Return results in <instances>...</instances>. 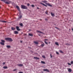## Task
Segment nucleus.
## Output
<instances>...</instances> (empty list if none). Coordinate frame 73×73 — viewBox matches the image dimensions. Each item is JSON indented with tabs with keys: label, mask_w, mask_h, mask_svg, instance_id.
Instances as JSON below:
<instances>
[{
	"label": "nucleus",
	"mask_w": 73,
	"mask_h": 73,
	"mask_svg": "<svg viewBox=\"0 0 73 73\" xmlns=\"http://www.w3.org/2000/svg\"><path fill=\"white\" fill-rule=\"evenodd\" d=\"M45 13L47 14H48V12H47V11H46L45 12Z\"/></svg>",
	"instance_id": "40"
},
{
	"label": "nucleus",
	"mask_w": 73,
	"mask_h": 73,
	"mask_svg": "<svg viewBox=\"0 0 73 73\" xmlns=\"http://www.w3.org/2000/svg\"><path fill=\"white\" fill-rule=\"evenodd\" d=\"M19 73H23V72H19Z\"/></svg>",
	"instance_id": "42"
},
{
	"label": "nucleus",
	"mask_w": 73,
	"mask_h": 73,
	"mask_svg": "<svg viewBox=\"0 0 73 73\" xmlns=\"http://www.w3.org/2000/svg\"><path fill=\"white\" fill-rule=\"evenodd\" d=\"M7 48H11V46H7Z\"/></svg>",
	"instance_id": "24"
},
{
	"label": "nucleus",
	"mask_w": 73,
	"mask_h": 73,
	"mask_svg": "<svg viewBox=\"0 0 73 73\" xmlns=\"http://www.w3.org/2000/svg\"><path fill=\"white\" fill-rule=\"evenodd\" d=\"M11 29L13 31H15V29H15V27H12Z\"/></svg>",
	"instance_id": "15"
},
{
	"label": "nucleus",
	"mask_w": 73,
	"mask_h": 73,
	"mask_svg": "<svg viewBox=\"0 0 73 73\" xmlns=\"http://www.w3.org/2000/svg\"><path fill=\"white\" fill-rule=\"evenodd\" d=\"M3 68H4V69H7V68H8V67L6 66H4L3 67Z\"/></svg>",
	"instance_id": "20"
},
{
	"label": "nucleus",
	"mask_w": 73,
	"mask_h": 73,
	"mask_svg": "<svg viewBox=\"0 0 73 73\" xmlns=\"http://www.w3.org/2000/svg\"><path fill=\"white\" fill-rule=\"evenodd\" d=\"M55 44H56V45H59L58 43L57 42H56L55 43Z\"/></svg>",
	"instance_id": "22"
},
{
	"label": "nucleus",
	"mask_w": 73,
	"mask_h": 73,
	"mask_svg": "<svg viewBox=\"0 0 73 73\" xmlns=\"http://www.w3.org/2000/svg\"><path fill=\"white\" fill-rule=\"evenodd\" d=\"M60 52V53H62V51H61V50H60L59 51Z\"/></svg>",
	"instance_id": "37"
},
{
	"label": "nucleus",
	"mask_w": 73,
	"mask_h": 73,
	"mask_svg": "<svg viewBox=\"0 0 73 73\" xmlns=\"http://www.w3.org/2000/svg\"><path fill=\"white\" fill-rule=\"evenodd\" d=\"M16 28L18 31H20V29H19V27L17 26L16 27Z\"/></svg>",
	"instance_id": "6"
},
{
	"label": "nucleus",
	"mask_w": 73,
	"mask_h": 73,
	"mask_svg": "<svg viewBox=\"0 0 73 73\" xmlns=\"http://www.w3.org/2000/svg\"><path fill=\"white\" fill-rule=\"evenodd\" d=\"M50 56H51V58H52V55H51V54H50Z\"/></svg>",
	"instance_id": "44"
},
{
	"label": "nucleus",
	"mask_w": 73,
	"mask_h": 73,
	"mask_svg": "<svg viewBox=\"0 0 73 73\" xmlns=\"http://www.w3.org/2000/svg\"><path fill=\"white\" fill-rule=\"evenodd\" d=\"M68 65H71V64L69 63H68Z\"/></svg>",
	"instance_id": "34"
},
{
	"label": "nucleus",
	"mask_w": 73,
	"mask_h": 73,
	"mask_svg": "<svg viewBox=\"0 0 73 73\" xmlns=\"http://www.w3.org/2000/svg\"><path fill=\"white\" fill-rule=\"evenodd\" d=\"M21 17H22V16L21 15L20 17H19V19H21Z\"/></svg>",
	"instance_id": "30"
},
{
	"label": "nucleus",
	"mask_w": 73,
	"mask_h": 73,
	"mask_svg": "<svg viewBox=\"0 0 73 73\" xmlns=\"http://www.w3.org/2000/svg\"><path fill=\"white\" fill-rule=\"evenodd\" d=\"M45 20H47V19H45Z\"/></svg>",
	"instance_id": "48"
},
{
	"label": "nucleus",
	"mask_w": 73,
	"mask_h": 73,
	"mask_svg": "<svg viewBox=\"0 0 73 73\" xmlns=\"http://www.w3.org/2000/svg\"><path fill=\"white\" fill-rule=\"evenodd\" d=\"M37 32H38V33H42V34H43V33L42 32L40 31H38V30L36 31Z\"/></svg>",
	"instance_id": "8"
},
{
	"label": "nucleus",
	"mask_w": 73,
	"mask_h": 73,
	"mask_svg": "<svg viewBox=\"0 0 73 73\" xmlns=\"http://www.w3.org/2000/svg\"><path fill=\"white\" fill-rule=\"evenodd\" d=\"M42 73H43V72H42Z\"/></svg>",
	"instance_id": "53"
},
{
	"label": "nucleus",
	"mask_w": 73,
	"mask_h": 73,
	"mask_svg": "<svg viewBox=\"0 0 73 73\" xmlns=\"http://www.w3.org/2000/svg\"><path fill=\"white\" fill-rule=\"evenodd\" d=\"M44 42L46 44H48V43L47 42H46V41H45Z\"/></svg>",
	"instance_id": "35"
},
{
	"label": "nucleus",
	"mask_w": 73,
	"mask_h": 73,
	"mask_svg": "<svg viewBox=\"0 0 73 73\" xmlns=\"http://www.w3.org/2000/svg\"><path fill=\"white\" fill-rule=\"evenodd\" d=\"M34 58L35 59H36L37 60H39V58L37 57H34Z\"/></svg>",
	"instance_id": "16"
},
{
	"label": "nucleus",
	"mask_w": 73,
	"mask_h": 73,
	"mask_svg": "<svg viewBox=\"0 0 73 73\" xmlns=\"http://www.w3.org/2000/svg\"><path fill=\"white\" fill-rule=\"evenodd\" d=\"M6 4H9V2H6Z\"/></svg>",
	"instance_id": "33"
},
{
	"label": "nucleus",
	"mask_w": 73,
	"mask_h": 73,
	"mask_svg": "<svg viewBox=\"0 0 73 73\" xmlns=\"http://www.w3.org/2000/svg\"><path fill=\"white\" fill-rule=\"evenodd\" d=\"M40 20H42L41 19H40Z\"/></svg>",
	"instance_id": "50"
},
{
	"label": "nucleus",
	"mask_w": 73,
	"mask_h": 73,
	"mask_svg": "<svg viewBox=\"0 0 73 73\" xmlns=\"http://www.w3.org/2000/svg\"><path fill=\"white\" fill-rule=\"evenodd\" d=\"M66 45H68V46H69V45H70V44H68V43H66Z\"/></svg>",
	"instance_id": "28"
},
{
	"label": "nucleus",
	"mask_w": 73,
	"mask_h": 73,
	"mask_svg": "<svg viewBox=\"0 0 73 73\" xmlns=\"http://www.w3.org/2000/svg\"><path fill=\"white\" fill-rule=\"evenodd\" d=\"M42 3H44L45 4H46V5H47L48 3H47L48 1H42Z\"/></svg>",
	"instance_id": "4"
},
{
	"label": "nucleus",
	"mask_w": 73,
	"mask_h": 73,
	"mask_svg": "<svg viewBox=\"0 0 73 73\" xmlns=\"http://www.w3.org/2000/svg\"><path fill=\"white\" fill-rule=\"evenodd\" d=\"M21 8L22 9H27V8H28V7L27 6L23 5H21Z\"/></svg>",
	"instance_id": "2"
},
{
	"label": "nucleus",
	"mask_w": 73,
	"mask_h": 73,
	"mask_svg": "<svg viewBox=\"0 0 73 73\" xmlns=\"http://www.w3.org/2000/svg\"><path fill=\"white\" fill-rule=\"evenodd\" d=\"M51 15L52 17H54V14L53 13H51Z\"/></svg>",
	"instance_id": "14"
},
{
	"label": "nucleus",
	"mask_w": 73,
	"mask_h": 73,
	"mask_svg": "<svg viewBox=\"0 0 73 73\" xmlns=\"http://www.w3.org/2000/svg\"><path fill=\"white\" fill-rule=\"evenodd\" d=\"M29 36H33V34H31V33H29Z\"/></svg>",
	"instance_id": "21"
},
{
	"label": "nucleus",
	"mask_w": 73,
	"mask_h": 73,
	"mask_svg": "<svg viewBox=\"0 0 73 73\" xmlns=\"http://www.w3.org/2000/svg\"><path fill=\"white\" fill-rule=\"evenodd\" d=\"M49 44H50V42H49Z\"/></svg>",
	"instance_id": "52"
},
{
	"label": "nucleus",
	"mask_w": 73,
	"mask_h": 73,
	"mask_svg": "<svg viewBox=\"0 0 73 73\" xmlns=\"http://www.w3.org/2000/svg\"><path fill=\"white\" fill-rule=\"evenodd\" d=\"M71 64H73V61H71Z\"/></svg>",
	"instance_id": "36"
},
{
	"label": "nucleus",
	"mask_w": 73,
	"mask_h": 73,
	"mask_svg": "<svg viewBox=\"0 0 73 73\" xmlns=\"http://www.w3.org/2000/svg\"><path fill=\"white\" fill-rule=\"evenodd\" d=\"M1 41H2V42H5V40H1Z\"/></svg>",
	"instance_id": "27"
},
{
	"label": "nucleus",
	"mask_w": 73,
	"mask_h": 73,
	"mask_svg": "<svg viewBox=\"0 0 73 73\" xmlns=\"http://www.w3.org/2000/svg\"><path fill=\"white\" fill-rule=\"evenodd\" d=\"M5 63L4 62H3V65H5Z\"/></svg>",
	"instance_id": "38"
},
{
	"label": "nucleus",
	"mask_w": 73,
	"mask_h": 73,
	"mask_svg": "<svg viewBox=\"0 0 73 73\" xmlns=\"http://www.w3.org/2000/svg\"><path fill=\"white\" fill-rule=\"evenodd\" d=\"M41 47H43L44 46V44L43 43L41 45Z\"/></svg>",
	"instance_id": "23"
},
{
	"label": "nucleus",
	"mask_w": 73,
	"mask_h": 73,
	"mask_svg": "<svg viewBox=\"0 0 73 73\" xmlns=\"http://www.w3.org/2000/svg\"><path fill=\"white\" fill-rule=\"evenodd\" d=\"M34 43L35 44H37V45H38V42L36 41H34Z\"/></svg>",
	"instance_id": "13"
},
{
	"label": "nucleus",
	"mask_w": 73,
	"mask_h": 73,
	"mask_svg": "<svg viewBox=\"0 0 73 73\" xmlns=\"http://www.w3.org/2000/svg\"><path fill=\"white\" fill-rule=\"evenodd\" d=\"M21 42H22V41H21Z\"/></svg>",
	"instance_id": "47"
},
{
	"label": "nucleus",
	"mask_w": 73,
	"mask_h": 73,
	"mask_svg": "<svg viewBox=\"0 0 73 73\" xmlns=\"http://www.w3.org/2000/svg\"><path fill=\"white\" fill-rule=\"evenodd\" d=\"M42 57H43V58H45V56L44 55H43L42 56Z\"/></svg>",
	"instance_id": "29"
},
{
	"label": "nucleus",
	"mask_w": 73,
	"mask_h": 73,
	"mask_svg": "<svg viewBox=\"0 0 73 73\" xmlns=\"http://www.w3.org/2000/svg\"><path fill=\"white\" fill-rule=\"evenodd\" d=\"M68 71L69 72H72V69H69L68 70Z\"/></svg>",
	"instance_id": "18"
},
{
	"label": "nucleus",
	"mask_w": 73,
	"mask_h": 73,
	"mask_svg": "<svg viewBox=\"0 0 73 73\" xmlns=\"http://www.w3.org/2000/svg\"><path fill=\"white\" fill-rule=\"evenodd\" d=\"M47 5H48V6H49V7H52V5H50V4L49 3H48L47 4Z\"/></svg>",
	"instance_id": "11"
},
{
	"label": "nucleus",
	"mask_w": 73,
	"mask_h": 73,
	"mask_svg": "<svg viewBox=\"0 0 73 73\" xmlns=\"http://www.w3.org/2000/svg\"><path fill=\"white\" fill-rule=\"evenodd\" d=\"M55 28L56 29H59L58 28H57L56 27H55Z\"/></svg>",
	"instance_id": "41"
},
{
	"label": "nucleus",
	"mask_w": 73,
	"mask_h": 73,
	"mask_svg": "<svg viewBox=\"0 0 73 73\" xmlns=\"http://www.w3.org/2000/svg\"><path fill=\"white\" fill-rule=\"evenodd\" d=\"M27 6H29V5H30V4H29V3H28L27 4Z\"/></svg>",
	"instance_id": "39"
},
{
	"label": "nucleus",
	"mask_w": 73,
	"mask_h": 73,
	"mask_svg": "<svg viewBox=\"0 0 73 73\" xmlns=\"http://www.w3.org/2000/svg\"><path fill=\"white\" fill-rule=\"evenodd\" d=\"M56 54H59V53H58V52H57L56 51Z\"/></svg>",
	"instance_id": "32"
},
{
	"label": "nucleus",
	"mask_w": 73,
	"mask_h": 73,
	"mask_svg": "<svg viewBox=\"0 0 73 73\" xmlns=\"http://www.w3.org/2000/svg\"><path fill=\"white\" fill-rule=\"evenodd\" d=\"M41 4H42V5H44V6H45V7H47V6L45 5L44 4L42 3H40Z\"/></svg>",
	"instance_id": "9"
},
{
	"label": "nucleus",
	"mask_w": 73,
	"mask_h": 73,
	"mask_svg": "<svg viewBox=\"0 0 73 73\" xmlns=\"http://www.w3.org/2000/svg\"><path fill=\"white\" fill-rule=\"evenodd\" d=\"M1 1H3V0H1Z\"/></svg>",
	"instance_id": "49"
},
{
	"label": "nucleus",
	"mask_w": 73,
	"mask_h": 73,
	"mask_svg": "<svg viewBox=\"0 0 73 73\" xmlns=\"http://www.w3.org/2000/svg\"><path fill=\"white\" fill-rule=\"evenodd\" d=\"M45 41H48V39H45Z\"/></svg>",
	"instance_id": "43"
},
{
	"label": "nucleus",
	"mask_w": 73,
	"mask_h": 73,
	"mask_svg": "<svg viewBox=\"0 0 73 73\" xmlns=\"http://www.w3.org/2000/svg\"><path fill=\"white\" fill-rule=\"evenodd\" d=\"M41 63L42 64H45V62L43 61H41Z\"/></svg>",
	"instance_id": "19"
},
{
	"label": "nucleus",
	"mask_w": 73,
	"mask_h": 73,
	"mask_svg": "<svg viewBox=\"0 0 73 73\" xmlns=\"http://www.w3.org/2000/svg\"><path fill=\"white\" fill-rule=\"evenodd\" d=\"M20 26H21V27H23V23H21L20 24Z\"/></svg>",
	"instance_id": "26"
},
{
	"label": "nucleus",
	"mask_w": 73,
	"mask_h": 73,
	"mask_svg": "<svg viewBox=\"0 0 73 73\" xmlns=\"http://www.w3.org/2000/svg\"><path fill=\"white\" fill-rule=\"evenodd\" d=\"M0 44L1 45H4V43L3 42H0Z\"/></svg>",
	"instance_id": "17"
},
{
	"label": "nucleus",
	"mask_w": 73,
	"mask_h": 73,
	"mask_svg": "<svg viewBox=\"0 0 73 73\" xmlns=\"http://www.w3.org/2000/svg\"><path fill=\"white\" fill-rule=\"evenodd\" d=\"M1 22H2V23H7V21H1Z\"/></svg>",
	"instance_id": "25"
},
{
	"label": "nucleus",
	"mask_w": 73,
	"mask_h": 73,
	"mask_svg": "<svg viewBox=\"0 0 73 73\" xmlns=\"http://www.w3.org/2000/svg\"><path fill=\"white\" fill-rule=\"evenodd\" d=\"M15 70H16V69L14 70H13V71H15Z\"/></svg>",
	"instance_id": "45"
},
{
	"label": "nucleus",
	"mask_w": 73,
	"mask_h": 73,
	"mask_svg": "<svg viewBox=\"0 0 73 73\" xmlns=\"http://www.w3.org/2000/svg\"><path fill=\"white\" fill-rule=\"evenodd\" d=\"M5 39L7 41H13V40H12L11 38H5Z\"/></svg>",
	"instance_id": "1"
},
{
	"label": "nucleus",
	"mask_w": 73,
	"mask_h": 73,
	"mask_svg": "<svg viewBox=\"0 0 73 73\" xmlns=\"http://www.w3.org/2000/svg\"><path fill=\"white\" fill-rule=\"evenodd\" d=\"M47 5H48V6H49V7H52V5H50V4L49 3H48L47 4Z\"/></svg>",
	"instance_id": "12"
},
{
	"label": "nucleus",
	"mask_w": 73,
	"mask_h": 73,
	"mask_svg": "<svg viewBox=\"0 0 73 73\" xmlns=\"http://www.w3.org/2000/svg\"><path fill=\"white\" fill-rule=\"evenodd\" d=\"M14 34H18V33H19V32H18V31H15L14 32Z\"/></svg>",
	"instance_id": "7"
},
{
	"label": "nucleus",
	"mask_w": 73,
	"mask_h": 73,
	"mask_svg": "<svg viewBox=\"0 0 73 73\" xmlns=\"http://www.w3.org/2000/svg\"><path fill=\"white\" fill-rule=\"evenodd\" d=\"M37 9H39V8L38 7H37Z\"/></svg>",
	"instance_id": "46"
},
{
	"label": "nucleus",
	"mask_w": 73,
	"mask_h": 73,
	"mask_svg": "<svg viewBox=\"0 0 73 73\" xmlns=\"http://www.w3.org/2000/svg\"><path fill=\"white\" fill-rule=\"evenodd\" d=\"M44 72H49V71L48 69H45L42 70Z\"/></svg>",
	"instance_id": "3"
},
{
	"label": "nucleus",
	"mask_w": 73,
	"mask_h": 73,
	"mask_svg": "<svg viewBox=\"0 0 73 73\" xmlns=\"http://www.w3.org/2000/svg\"><path fill=\"white\" fill-rule=\"evenodd\" d=\"M31 6L32 7H35V5H32Z\"/></svg>",
	"instance_id": "31"
},
{
	"label": "nucleus",
	"mask_w": 73,
	"mask_h": 73,
	"mask_svg": "<svg viewBox=\"0 0 73 73\" xmlns=\"http://www.w3.org/2000/svg\"><path fill=\"white\" fill-rule=\"evenodd\" d=\"M18 66H23V64H18L17 65Z\"/></svg>",
	"instance_id": "10"
},
{
	"label": "nucleus",
	"mask_w": 73,
	"mask_h": 73,
	"mask_svg": "<svg viewBox=\"0 0 73 73\" xmlns=\"http://www.w3.org/2000/svg\"><path fill=\"white\" fill-rule=\"evenodd\" d=\"M17 8L18 10L19 11V12H20V8H19V7L18 6H17L16 7Z\"/></svg>",
	"instance_id": "5"
},
{
	"label": "nucleus",
	"mask_w": 73,
	"mask_h": 73,
	"mask_svg": "<svg viewBox=\"0 0 73 73\" xmlns=\"http://www.w3.org/2000/svg\"><path fill=\"white\" fill-rule=\"evenodd\" d=\"M0 8H1V7L0 6Z\"/></svg>",
	"instance_id": "51"
}]
</instances>
